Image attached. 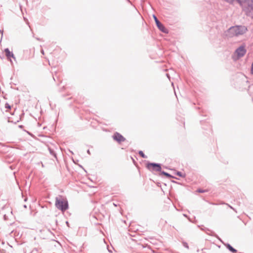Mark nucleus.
<instances>
[{"mask_svg":"<svg viewBox=\"0 0 253 253\" xmlns=\"http://www.w3.org/2000/svg\"><path fill=\"white\" fill-rule=\"evenodd\" d=\"M227 205H228V206L231 209H232L234 211H235L236 212H237V211L234 208H233L232 206H230L229 205H228V204H226Z\"/></svg>","mask_w":253,"mask_h":253,"instance_id":"19","label":"nucleus"},{"mask_svg":"<svg viewBox=\"0 0 253 253\" xmlns=\"http://www.w3.org/2000/svg\"><path fill=\"white\" fill-rule=\"evenodd\" d=\"M24 207L25 208H27V206H26V205H24Z\"/></svg>","mask_w":253,"mask_h":253,"instance_id":"28","label":"nucleus"},{"mask_svg":"<svg viewBox=\"0 0 253 253\" xmlns=\"http://www.w3.org/2000/svg\"><path fill=\"white\" fill-rule=\"evenodd\" d=\"M139 155L143 158H147V157L144 154V153L142 151H139L138 152Z\"/></svg>","mask_w":253,"mask_h":253,"instance_id":"13","label":"nucleus"},{"mask_svg":"<svg viewBox=\"0 0 253 253\" xmlns=\"http://www.w3.org/2000/svg\"><path fill=\"white\" fill-rule=\"evenodd\" d=\"M182 244H183V246L185 248H186L187 249H189L188 245V244L186 242H184L182 243Z\"/></svg>","mask_w":253,"mask_h":253,"instance_id":"16","label":"nucleus"},{"mask_svg":"<svg viewBox=\"0 0 253 253\" xmlns=\"http://www.w3.org/2000/svg\"><path fill=\"white\" fill-rule=\"evenodd\" d=\"M66 223L67 225L68 226H69V225H69V222H68V221H66Z\"/></svg>","mask_w":253,"mask_h":253,"instance_id":"26","label":"nucleus"},{"mask_svg":"<svg viewBox=\"0 0 253 253\" xmlns=\"http://www.w3.org/2000/svg\"><path fill=\"white\" fill-rule=\"evenodd\" d=\"M55 206L62 212L66 211L69 209L67 199L61 195H58L55 198Z\"/></svg>","mask_w":253,"mask_h":253,"instance_id":"1","label":"nucleus"},{"mask_svg":"<svg viewBox=\"0 0 253 253\" xmlns=\"http://www.w3.org/2000/svg\"><path fill=\"white\" fill-rule=\"evenodd\" d=\"M3 217H4V219H5V220H6V219H7V216H6V214H4V215H3Z\"/></svg>","mask_w":253,"mask_h":253,"instance_id":"21","label":"nucleus"},{"mask_svg":"<svg viewBox=\"0 0 253 253\" xmlns=\"http://www.w3.org/2000/svg\"><path fill=\"white\" fill-rule=\"evenodd\" d=\"M41 53L43 55L44 54V51L43 49L41 50Z\"/></svg>","mask_w":253,"mask_h":253,"instance_id":"22","label":"nucleus"},{"mask_svg":"<svg viewBox=\"0 0 253 253\" xmlns=\"http://www.w3.org/2000/svg\"><path fill=\"white\" fill-rule=\"evenodd\" d=\"M176 174L180 177H185V174H183L180 171H177L176 172Z\"/></svg>","mask_w":253,"mask_h":253,"instance_id":"14","label":"nucleus"},{"mask_svg":"<svg viewBox=\"0 0 253 253\" xmlns=\"http://www.w3.org/2000/svg\"><path fill=\"white\" fill-rule=\"evenodd\" d=\"M226 248L231 252L232 253H236L237 251L235 249H234L233 247L231 246L230 244L228 243L224 244Z\"/></svg>","mask_w":253,"mask_h":253,"instance_id":"9","label":"nucleus"},{"mask_svg":"<svg viewBox=\"0 0 253 253\" xmlns=\"http://www.w3.org/2000/svg\"><path fill=\"white\" fill-rule=\"evenodd\" d=\"M146 168L152 172H160L162 170L161 164L155 163H148L146 165Z\"/></svg>","mask_w":253,"mask_h":253,"instance_id":"4","label":"nucleus"},{"mask_svg":"<svg viewBox=\"0 0 253 253\" xmlns=\"http://www.w3.org/2000/svg\"><path fill=\"white\" fill-rule=\"evenodd\" d=\"M197 191L199 193H204L206 192V190H202L201 189H199L197 190Z\"/></svg>","mask_w":253,"mask_h":253,"instance_id":"18","label":"nucleus"},{"mask_svg":"<svg viewBox=\"0 0 253 253\" xmlns=\"http://www.w3.org/2000/svg\"><path fill=\"white\" fill-rule=\"evenodd\" d=\"M5 108L6 109H10L11 106L8 103H6L5 104Z\"/></svg>","mask_w":253,"mask_h":253,"instance_id":"17","label":"nucleus"},{"mask_svg":"<svg viewBox=\"0 0 253 253\" xmlns=\"http://www.w3.org/2000/svg\"><path fill=\"white\" fill-rule=\"evenodd\" d=\"M246 52L247 50L245 48V46L241 45L236 49L234 54L237 55V58L239 59L243 57Z\"/></svg>","mask_w":253,"mask_h":253,"instance_id":"5","label":"nucleus"},{"mask_svg":"<svg viewBox=\"0 0 253 253\" xmlns=\"http://www.w3.org/2000/svg\"><path fill=\"white\" fill-rule=\"evenodd\" d=\"M4 52L5 53V55L7 57V58L10 60L11 64H12V61L10 59V58H12L14 60H16V58L14 56L13 53L11 52L8 48H6L4 49Z\"/></svg>","mask_w":253,"mask_h":253,"instance_id":"8","label":"nucleus"},{"mask_svg":"<svg viewBox=\"0 0 253 253\" xmlns=\"http://www.w3.org/2000/svg\"><path fill=\"white\" fill-rule=\"evenodd\" d=\"M229 31L232 35L237 36L245 33L247 28L244 26H236L230 27Z\"/></svg>","mask_w":253,"mask_h":253,"instance_id":"2","label":"nucleus"},{"mask_svg":"<svg viewBox=\"0 0 253 253\" xmlns=\"http://www.w3.org/2000/svg\"><path fill=\"white\" fill-rule=\"evenodd\" d=\"M37 40L38 41H41V40L40 38H37Z\"/></svg>","mask_w":253,"mask_h":253,"instance_id":"27","label":"nucleus"},{"mask_svg":"<svg viewBox=\"0 0 253 253\" xmlns=\"http://www.w3.org/2000/svg\"><path fill=\"white\" fill-rule=\"evenodd\" d=\"M223 0L230 4H233L234 3V0Z\"/></svg>","mask_w":253,"mask_h":253,"instance_id":"15","label":"nucleus"},{"mask_svg":"<svg viewBox=\"0 0 253 253\" xmlns=\"http://www.w3.org/2000/svg\"><path fill=\"white\" fill-rule=\"evenodd\" d=\"M160 172V175H164L166 176L167 178H175L174 176H172L169 173L167 172H165L164 171H162V170H161V171Z\"/></svg>","mask_w":253,"mask_h":253,"instance_id":"10","label":"nucleus"},{"mask_svg":"<svg viewBox=\"0 0 253 253\" xmlns=\"http://www.w3.org/2000/svg\"><path fill=\"white\" fill-rule=\"evenodd\" d=\"M236 1L239 4V5L242 7V8L243 9V7L244 6V0H234V2Z\"/></svg>","mask_w":253,"mask_h":253,"instance_id":"12","label":"nucleus"},{"mask_svg":"<svg viewBox=\"0 0 253 253\" xmlns=\"http://www.w3.org/2000/svg\"><path fill=\"white\" fill-rule=\"evenodd\" d=\"M251 74L253 75V63L252 64V67L251 69Z\"/></svg>","mask_w":253,"mask_h":253,"instance_id":"20","label":"nucleus"},{"mask_svg":"<svg viewBox=\"0 0 253 253\" xmlns=\"http://www.w3.org/2000/svg\"><path fill=\"white\" fill-rule=\"evenodd\" d=\"M48 150H49L50 154L51 155H52L53 156H54V158L57 159L56 154L55 152V151H54V150L51 149L50 148H48Z\"/></svg>","mask_w":253,"mask_h":253,"instance_id":"11","label":"nucleus"},{"mask_svg":"<svg viewBox=\"0 0 253 253\" xmlns=\"http://www.w3.org/2000/svg\"><path fill=\"white\" fill-rule=\"evenodd\" d=\"M87 153L88 154H90V152L89 150H87Z\"/></svg>","mask_w":253,"mask_h":253,"instance_id":"25","label":"nucleus"},{"mask_svg":"<svg viewBox=\"0 0 253 253\" xmlns=\"http://www.w3.org/2000/svg\"><path fill=\"white\" fill-rule=\"evenodd\" d=\"M244 1L245 4L244 5L243 10L247 15H249L253 10V0H244Z\"/></svg>","mask_w":253,"mask_h":253,"instance_id":"3","label":"nucleus"},{"mask_svg":"<svg viewBox=\"0 0 253 253\" xmlns=\"http://www.w3.org/2000/svg\"><path fill=\"white\" fill-rule=\"evenodd\" d=\"M153 18L158 28L164 33H168V30L160 22L155 15H153Z\"/></svg>","mask_w":253,"mask_h":253,"instance_id":"6","label":"nucleus"},{"mask_svg":"<svg viewBox=\"0 0 253 253\" xmlns=\"http://www.w3.org/2000/svg\"><path fill=\"white\" fill-rule=\"evenodd\" d=\"M0 33L1 34V35H3V30H0Z\"/></svg>","mask_w":253,"mask_h":253,"instance_id":"24","label":"nucleus"},{"mask_svg":"<svg viewBox=\"0 0 253 253\" xmlns=\"http://www.w3.org/2000/svg\"><path fill=\"white\" fill-rule=\"evenodd\" d=\"M114 140L120 143L126 140V138L119 132H116L113 135Z\"/></svg>","mask_w":253,"mask_h":253,"instance_id":"7","label":"nucleus"},{"mask_svg":"<svg viewBox=\"0 0 253 253\" xmlns=\"http://www.w3.org/2000/svg\"><path fill=\"white\" fill-rule=\"evenodd\" d=\"M166 76L169 79L170 77L169 74H166Z\"/></svg>","mask_w":253,"mask_h":253,"instance_id":"23","label":"nucleus"}]
</instances>
